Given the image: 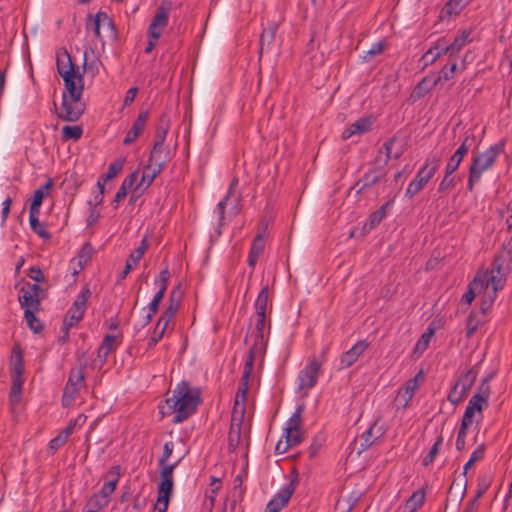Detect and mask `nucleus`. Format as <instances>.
<instances>
[{"instance_id":"35","label":"nucleus","mask_w":512,"mask_h":512,"mask_svg":"<svg viewBox=\"0 0 512 512\" xmlns=\"http://www.w3.org/2000/svg\"><path fill=\"white\" fill-rule=\"evenodd\" d=\"M483 291L482 284L479 276H475L474 279L469 283L467 291L463 294L461 301L465 304L470 305L474 300L477 293Z\"/></svg>"},{"instance_id":"27","label":"nucleus","mask_w":512,"mask_h":512,"mask_svg":"<svg viewBox=\"0 0 512 512\" xmlns=\"http://www.w3.org/2000/svg\"><path fill=\"white\" fill-rule=\"evenodd\" d=\"M147 118H148L147 112H141L139 114L138 118L132 125L131 129L128 131L126 137L124 138L123 143L125 145L132 144L141 135V133L143 132L144 127L146 125Z\"/></svg>"},{"instance_id":"51","label":"nucleus","mask_w":512,"mask_h":512,"mask_svg":"<svg viewBox=\"0 0 512 512\" xmlns=\"http://www.w3.org/2000/svg\"><path fill=\"white\" fill-rule=\"evenodd\" d=\"M237 413V409L234 408L233 409V414H232V423H231V426H230V431H229V448L231 450H234L238 443H239V439H240V424H237V427L235 429V426H234V415Z\"/></svg>"},{"instance_id":"61","label":"nucleus","mask_w":512,"mask_h":512,"mask_svg":"<svg viewBox=\"0 0 512 512\" xmlns=\"http://www.w3.org/2000/svg\"><path fill=\"white\" fill-rule=\"evenodd\" d=\"M285 440L291 447L300 444L303 441L301 429H297L296 431L291 432L285 431Z\"/></svg>"},{"instance_id":"9","label":"nucleus","mask_w":512,"mask_h":512,"mask_svg":"<svg viewBox=\"0 0 512 512\" xmlns=\"http://www.w3.org/2000/svg\"><path fill=\"white\" fill-rule=\"evenodd\" d=\"M41 292H43V290L37 284H25L21 287L19 292L20 305L25 310L39 309Z\"/></svg>"},{"instance_id":"30","label":"nucleus","mask_w":512,"mask_h":512,"mask_svg":"<svg viewBox=\"0 0 512 512\" xmlns=\"http://www.w3.org/2000/svg\"><path fill=\"white\" fill-rule=\"evenodd\" d=\"M477 375H478V371H477L476 367H472L458 378L455 385L458 388H460V390L462 392H464L466 395H468L469 390L475 383Z\"/></svg>"},{"instance_id":"16","label":"nucleus","mask_w":512,"mask_h":512,"mask_svg":"<svg viewBox=\"0 0 512 512\" xmlns=\"http://www.w3.org/2000/svg\"><path fill=\"white\" fill-rule=\"evenodd\" d=\"M253 368V355L250 354L249 359L246 361L244 366V371L241 377V382L238 386L235 400V407L239 405V397L242 399V406L240 410V415H243V411L245 408L246 394L248 390V381Z\"/></svg>"},{"instance_id":"14","label":"nucleus","mask_w":512,"mask_h":512,"mask_svg":"<svg viewBox=\"0 0 512 512\" xmlns=\"http://www.w3.org/2000/svg\"><path fill=\"white\" fill-rule=\"evenodd\" d=\"M423 378V371L420 370L413 378L409 379L403 387L398 391L396 401H398L403 408L407 407L408 403L414 396L415 391L418 389V380Z\"/></svg>"},{"instance_id":"46","label":"nucleus","mask_w":512,"mask_h":512,"mask_svg":"<svg viewBox=\"0 0 512 512\" xmlns=\"http://www.w3.org/2000/svg\"><path fill=\"white\" fill-rule=\"evenodd\" d=\"M40 212H30L29 222L31 229L42 238H48L49 233L45 229L44 225L40 223L38 217Z\"/></svg>"},{"instance_id":"55","label":"nucleus","mask_w":512,"mask_h":512,"mask_svg":"<svg viewBox=\"0 0 512 512\" xmlns=\"http://www.w3.org/2000/svg\"><path fill=\"white\" fill-rule=\"evenodd\" d=\"M442 443H443V437H442V435H439L437 437L435 443L431 447L430 451L428 452V454L423 458L422 464L424 466H428L434 461L435 457L439 453V448L442 445Z\"/></svg>"},{"instance_id":"47","label":"nucleus","mask_w":512,"mask_h":512,"mask_svg":"<svg viewBox=\"0 0 512 512\" xmlns=\"http://www.w3.org/2000/svg\"><path fill=\"white\" fill-rule=\"evenodd\" d=\"M222 481L220 478H212L211 490L206 493L205 506L212 509L217 492L221 489Z\"/></svg>"},{"instance_id":"28","label":"nucleus","mask_w":512,"mask_h":512,"mask_svg":"<svg viewBox=\"0 0 512 512\" xmlns=\"http://www.w3.org/2000/svg\"><path fill=\"white\" fill-rule=\"evenodd\" d=\"M470 34V30H463L460 35L454 38L451 44L444 48L445 55L453 57L456 53H458L465 45L470 42Z\"/></svg>"},{"instance_id":"10","label":"nucleus","mask_w":512,"mask_h":512,"mask_svg":"<svg viewBox=\"0 0 512 512\" xmlns=\"http://www.w3.org/2000/svg\"><path fill=\"white\" fill-rule=\"evenodd\" d=\"M102 479L104 480L103 486L94 494L105 501L106 504H109L110 496L114 493L120 479V467H111Z\"/></svg>"},{"instance_id":"23","label":"nucleus","mask_w":512,"mask_h":512,"mask_svg":"<svg viewBox=\"0 0 512 512\" xmlns=\"http://www.w3.org/2000/svg\"><path fill=\"white\" fill-rule=\"evenodd\" d=\"M91 28L93 29L95 36L99 39L102 38V28L110 34L114 33V24L112 19L106 13L103 12H99L96 14L94 20L91 23Z\"/></svg>"},{"instance_id":"44","label":"nucleus","mask_w":512,"mask_h":512,"mask_svg":"<svg viewBox=\"0 0 512 512\" xmlns=\"http://www.w3.org/2000/svg\"><path fill=\"white\" fill-rule=\"evenodd\" d=\"M169 301H170L169 306L167 307V309L164 312L174 316L176 314V312L178 311V309L180 307V303H181L180 285H178L171 291Z\"/></svg>"},{"instance_id":"2","label":"nucleus","mask_w":512,"mask_h":512,"mask_svg":"<svg viewBox=\"0 0 512 512\" xmlns=\"http://www.w3.org/2000/svg\"><path fill=\"white\" fill-rule=\"evenodd\" d=\"M174 449V444L171 441H168L164 444L163 454L159 459V466L161 467L160 471V481L158 483L157 491L158 496L155 503V509L158 512H166L169 504L170 496L173 491V472L177 464V462L170 464L168 463L169 457L172 455Z\"/></svg>"},{"instance_id":"22","label":"nucleus","mask_w":512,"mask_h":512,"mask_svg":"<svg viewBox=\"0 0 512 512\" xmlns=\"http://www.w3.org/2000/svg\"><path fill=\"white\" fill-rule=\"evenodd\" d=\"M238 179L233 178L226 193V208L229 206V213L236 216L241 209V193L236 191Z\"/></svg>"},{"instance_id":"52","label":"nucleus","mask_w":512,"mask_h":512,"mask_svg":"<svg viewBox=\"0 0 512 512\" xmlns=\"http://www.w3.org/2000/svg\"><path fill=\"white\" fill-rule=\"evenodd\" d=\"M169 159V151L166 149L164 144H161V147L159 150L155 153V145L153 146V149L150 154L149 162H152L154 164H159V161L163 160V166Z\"/></svg>"},{"instance_id":"18","label":"nucleus","mask_w":512,"mask_h":512,"mask_svg":"<svg viewBox=\"0 0 512 512\" xmlns=\"http://www.w3.org/2000/svg\"><path fill=\"white\" fill-rule=\"evenodd\" d=\"M442 76L427 75L421 79L420 82L414 87L410 97L411 99L418 100L427 95L440 81Z\"/></svg>"},{"instance_id":"20","label":"nucleus","mask_w":512,"mask_h":512,"mask_svg":"<svg viewBox=\"0 0 512 512\" xmlns=\"http://www.w3.org/2000/svg\"><path fill=\"white\" fill-rule=\"evenodd\" d=\"M373 117H361L349 125L342 133V139L347 140L353 135H361L371 130Z\"/></svg>"},{"instance_id":"13","label":"nucleus","mask_w":512,"mask_h":512,"mask_svg":"<svg viewBox=\"0 0 512 512\" xmlns=\"http://www.w3.org/2000/svg\"><path fill=\"white\" fill-rule=\"evenodd\" d=\"M385 175H386V173L382 169V167H377V168L371 169L368 172H366L355 183V185L352 187V189L358 187L356 193L361 194L366 189H368V188L374 186L375 184H377L378 182H380L385 177Z\"/></svg>"},{"instance_id":"49","label":"nucleus","mask_w":512,"mask_h":512,"mask_svg":"<svg viewBox=\"0 0 512 512\" xmlns=\"http://www.w3.org/2000/svg\"><path fill=\"white\" fill-rule=\"evenodd\" d=\"M84 369H85L84 365H81L78 368L72 369L67 383L74 384V386L81 388L85 381Z\"/></svg>"},{"instance_id":"34","label":"nucleus","mask_w":512,"mask_h":512,"mask_svg":"<svg viewBox=\"0 0 512 512\" xmlns=\"http://www.w3.org/2000/svg\"><path fill=\"white\" fill-rule=\"evenodd\" d=\"M392 204V201H387L380 208L372 212L364 227L368 226L369 230L376 228L387 215V208Z\"/></svg>"},{"instance_id":"39","label":"nucleus","mask_w":512,"mask_h":512,"mask_svg":"<svg viewBox=\"0 0 512 512\" xmlns=\"http://www.w3.org/2000/svg\"><path fill=\"white\" fill-rule=\"evenodd\" d=\"M136 180H137V172L131 173L128 177H126L123 180L120 188L118 189V191L115 195V198H114L115 203L121 202L127 196L128 190L133 186V184Z\"/></svg>"},{"instance_id":"3","label":"nucleus","mask_w":512,"mask_h":512,"mask_svg":"<svg viewBox=\"0 0 512 512\" xmlns=\"http://www.w3.org/2000/svg\"><path fill=\"white\" fill-rule=\"evenodd\" d=\"M505 144L506 140L501 139L484 152L473 155L467 181V189L470 192L474 190V186L481 179L482 174L495 165L498 156L504 152Z\"/></svg>"},{"instance_id":"53","label":"nucleus","mask_w":512,"mask_h":512,"mask_svg":"<svg viewBox=\"0 0 512 512\" xmlns=\"http://www.w3.org/2000/svg\"><path fill=\"white\" fill-rule=\"evenodd\" d=\"M124 163V158L117 159L116 161L111 163L108 167L106 174L103 176V181H108L115 178L118 175V173H120L123 169Z\"/></svg>"},{"instance_id":"40","label":"nucleus","mask_w":512,"mask_h":512,"mask_svg":"<svg viewBox=\"0 0 512 512\" xmlns=\"http://www.w3.org/2000/svg\"><path fill=\"white\" fill-rule=\"evenodd\" d=\"M118 346V340L116 336L113 335H107L105 336L101 346L98 349V357L104 358L109 355L110 352L115 350Z\"/></svg>"},{"instance_id":"19","label":"nucleus","mask_w":512,"mask_h":512,"mask_svg":"<svg viewBox=\"0 0 512 512\" xmlns=\"http://www.w3.org/2000/svg\"><path fill=\"white\" fill-rule=\"evenodd\" d=\"M168 24V14L164 8H159L148 28V37L158 40Z\"/></svg>"},{"instance_id":"58","label":"nucleus","mask_w":512,"mask_h":512,"mask_svg":"<svg viewBox=\"0 0 512 512\" xmlns=\"http://www.w3.org/2000/svg\"><path fill=\"white\" fill-rule=\"evenodd\" d=\"M83 130L80 126H64L62 128V138L64 140H78L82 136Z\"/></svg>"},{"instance_id":"8","label":"nucleus","mask_w":512,"mask_h":512,"mask_svg":"<svg viewBox=\"0 0 512 512\" xmlns=\"http://www.w3.org/2000/svg\"><path fill=\"white\" fill-rule=\"evenodd\" d=\"M81 97L82 96H66V93H63V112H61L59 116L66 121L78 120L85 109V105L81 101Z\"/></svg>"},{"instance_id":"7","label":"nucleus","mask_w":512,"mask_h":512,"mask_svg":"<svg viewBox=\"0 0 512 512\" xmlns=\"http://www.w3.org/2000/svg\"><path fill=\"white\" fill-rule=\"evenodd\" d=\"M476 276L480 277L482 289L490 298V302H494L496 293L498 290L503 288L507 276L497 274L491 270L479 273Z\"/></svg>"},{"instance_id":"50","label":"nucleus","mask_w":512,"mask_h":512,"mask_svg":"<svg viewBox=\"0 0 512 512\" xmlns=\"http://www.w3.org/2000/svg\"><path fill=\"white\" fill-rule=\"evenodd\" d=\"M492 483V476L490 474H483L478 477L477 491L474 497L480 499L489 489Z\"/></svg>"},{"instance_id":"42","label":"nucleus","mask_w":512,"mask_h":512,"mask_svg":"<svg viewBox=\"0 0 512 512\" xmlns=\"http://www.w3.org/2000/svg\"><path fill=\"white\" fill-rule=\"evenodd\" d=\"M448 46L446 41L442 38L437 41L434 47L430 48L423 56L422 59H428L429 55H432V59L427 60L426 64H432L442 56L444 53V48Z\"/></svg>"},{"instance_id":"37","label":"nucleus","mask_w":512,"mask_h":512,"mask_svg":"<svg viewBox=\"0 0 512 512\" xmlns=\"http://www.w3.org/2000/svg\"><path fill=\"white\" fill-rule=\"evenodd\" d=\"M169 130V120L166 116H162L155 134V152L159 150L161 144H164L166 135Z\"/></svg>"},{"instance_id":"24","label":"nucleus","mask_w":512,"mask_h":512,"mask_svg":"<svg viewBox=\"0 0 512 512\" xmlns=\"http://www.w3.org/2000/svg\"><path fill=\"white\" fill-rule=\"evenodd\" d=\"M148 241L146 238H144L141 241V244L138 248H136L129 256L128 260L126 261V265L122 273L120 274V278L124 279L126 276L130 273V271L136 267L142 256L144 255L145 251L148 249Z\"/></svg>"},{"instance_id":"43","label":"nucleus","mask_w":512,"mask_h":512,"mask_svg":"<svg viewBox=\"0 0 512 512\" xmlns=\"http://www.w3.org/2000/svg\"><path fill=\"white\" fill-rule=\"evenodd\" d=\"M428 184L422 177L416 174L415 178L409 183L405 197L408 199L413 198L416 194H418L426 185Z\"/></svg>"},{"instance_id":"41","label":"nucleus","mask_w":512,"mask_h":512,"mask_svg":"<svg viewBox=\"0 0 512 512\" xmlns=\"http://www.w3.org/2000/svg\"><path fill=\"white\" fill-rule=\"evenodd\" d=\"M268 298H269V288H268V285L266 284L265 286L262 287V289L260 290V292L255 300L254 307H255L256 314H265L266 315Z\"/></svg>"},{"instance_id":"45","label":"nucleus","mask_w":512,"mask_h":512,"mask_svg":"<svg viewBox=\"0 0 512 512\" xmlns=\"http://www.w3.org/2000/svg\"><path fill=\"white\" fill-rule=\"evenodd\" d=\"M304 412V405H299L295 412L291 415L287 422V426L285 431H296L297 429H301L302 423V414Z\"/></svg>"},{"instance_id":"26","label":"nucleus","mask_w":512,"mask_h":512,"mask_svg":"<svg viewBox=\"0 0 512 512\" xmlns=\"http://www.w3.org/2000/svg\"><path fill=\"white\" fill-rule=\"evenodd\" d=\"M57 70L62 79L72 77V75L78 73L75 70L71 57L67 51L57 55Z\"/></svg>"},{"instance_id":"62","label":"nucleus","mask_w":512,"mask_h":512,"mask_svg":"<svg viewBox=\"0 0 512 512\" xmlns=\"http://www.w3.org/2000/svg\"><path fill=\"white\" fill-rule=\"evenodd\" d=\"M384 50V42L379 41L377 43H374L371 48L366 52V54L363 56L364 61H371L372 58L375 56L381 54Z\"/></svg>"},{"instance_id":"32","label":"nucleus","mask_w":512,"mask_h":512,"mask_svg":"<svg viewBox=\"0 0 512 512\" xmlns=\"http://www.w3.org/2000/svg\"><path fill=\"white\" fill-rule=\"evenodd\" d=\"M277 29L278 26L275 23H271L267 28L263 29L259 39L260 55L263 53L265 48H269L270 45L274 42Z\"/></svg>"},{"instance_id":"56","label":"nucleus","mask_w":512,"mask_h":512,"mask_svg":"<svg viewBox=\"0 0 512 512\" xmlns=\"http://www.w3.org/2000/svg\"><path fill=\"white\" fill-rule=\"evenodd\" d=\"M38 309H29L25 310V320L31 330L34 332H39L42 330L41 322L36 318L35 312Z\"/></svg>"},{"instance_id":"48","label":"nucleus","mask_w":512,"mask_h":512,"mask_svg":"<svg viewBox=\"0 0 512 512\" xmlns=\"http://www.w3.org/2000/svg\"><path fill=\"white\" fill-rule=\"evenodd\" d=\"M473 141H474V136L472 134L466 135L464 137L461 145L456 149V151L453 153L452 156L462 162L463 158L468 153L469 148L471 147Z\"/></svg>"},{"instance_id":"17","label":"nucleus","mask_w":512,"mask_h":512,"mask_svg":"<svg viewBox=\"0 0 512 512\" xmlns=\"http://www.w3.org/2000/svg\"><path fill=\"white\" fill-rule=\"evenodd\" d=\"M441 164V154L430 153L423 166L417 172V175L422 177L425 181H429L434 177Z\"/></svg>"},{"instance_id":"60","label":"nucleus","mask_w":512,"mask_h":512,"mask_svg":"<svg viewBox=\"0 0 512 512\" xmlns=\"http://www.w3.org/2000/svg\"><path fill=\"white\" fill-rule=\"evenodd\" d=\"M454 177L450 173H444L443 179L440 181L438 186V192L439 193H446L450 191L452 188H454Z\"/></svg>"},{"instance_id":"25","label":"nucleus","mask_w":512,"mask_h":512,"mask_svg":"<svg viewBox=\"0 0 512 512\" xmlns=\"http://www.w3.org/2000/svg\"><path fill=\"white\" fill-rule=\"evenodd\" d=\"M66 96H82L84 89L83 76L79 72L72 77L63 78Z\"/></svg>"},{"instance_id":"57","label":"nucleus","mask_w":512,"mask_h":512,"mask_svg":"<svg viewBox=\"0 0 512 512\" xmlns=\"http://www.w3.org/2000/svg\"><path fill=\"white\" fill-rule=\"evenodd\" d=\"M485 448L483 445L478 446L471 454L468 462L464 465L463 475L466 476L468 469L477 461L483 459Z\"/></svg>"},{"instance_id":"63","label":"nucleus","mask_w":512,"mask_h":512,"mask_svg":"<svg viewBox=\"0 0 512 512\" xmlns=\"http://www.w3.org/2000/svg\"><path fill=\"white\" fill-rule=\"evenodd\" d=\"M467 397V395L462 392L460 390V388H458L455 384L453 386V388L451 389V391L449 392L448 394V397L447 399L452 403V404H458L460 403L461 401H463L465 398Z\"/></svg>"},{"instance_id":"29","label":"nucleus","mask_w":512,"mask_h":512,"mask_svg":"<svg viewBox=\"0 0 512 512\" xmlns=\"http://www.w3.org/2000/svg\"><path fill=\"white\" fill-rule=\"evenodd\" d=\"M163 169V160L159 161V164H154L152 162H149L142 174L141 182L139 184V187L147 188L151 185L155 177L162 171Z\"/></svg>"},{"instance_id":"11","label":"nucleus","mask_w":512,"mask_h":512,"mask_svg":"<svg viewBox=\"0 0 512 512\" xmlns=\"http://www.w3.org/2000/svg\"><path fill=\"white\" fill-rule=\"evenodd\" d=\"M321 365L318 360L313 359L299 373V389H311L318 380Z\"/></svg>"},{"instance_id":"59","label":"nucleus","mask_w":512,"mask_h":512,"mask_svg":"<svg viewBox=\"0 0 512 512\" xmlns=\"http://www.w3.org/2000/svg\"><path fill=\"white\" fill-rule=\"evenodd\" d=\"M107 505L108 504H106L105 501L101 500L98 496L93 494L87 501L85 508L91 510L92 512H99Z\"/></svg>"},{"instance_id":"21","label":"nucleus","mask_w":512,"mask_h":512,"mask_svg":"<svg viewBox=\"0 0 512 512\" xmlns=\"http://www.w3.org/2000/svg\"><path fill=\"white\" fill-rule=\"evenodd\" d=\"M512 261L511 250L502 249L494 258L491 264V271L497 274L507 276L510 272V263Z\"/></svg>"},{"instance_id":"36","label":"nucleus","mask_w":512,"mask_h":512,"mask_svg":"<svg viewBox=\"0 0 512 512\" xmlns=\"http://www.w3.org/2000/svg\"><path fill=\"white\" fill-rule=\"evenodd\" d=\"M74 430V424H68V426L62 430L55 438H53L49 442V449L54 453L56 450H58L62 445H64L69 436L72 434Z\"/></svg>"},{"instance_id":"1","label":"nucleus","mask_w":512,"mask_h":512,"mask_svg":"<svg viewBox=\"0 0 512 512\" xmlns=\"http://www.w3.org/2000/svg\"><path fill=\"white\" fill-rule=\"evenodd\" d=\"M166 403L175 413L174 423H181L196 411L200 404V391L190 388L187 382H181Z\"/></svg>"},{"instance_id":"4","label":"nucleus","mask_w":512,"mask_h":512,"mask_svg":"<svg viewBox=\"0 0 512 512\" xmlns=\"http://www.w3.org/2000/svg\"><path fill=\"white\" fill-rule=\"evenodd\" d=\"M23 356L19 347H14L10 360L11 390L10 403L15 406L20 403L23 385Z\"/></svg>"},{"instance_id":"6","label":"nucleus","mask_w":512,"mask_h":512,"mask_svg":"<svg viewBox=\"0 0 512 512\" xmlns=\"http://www.w3.org/2000/svg\"><path fill=\"white\" fill-rule=\"evenodd\" d=\"M90 295L91 292L89 288H84L68 310L63 322L66 335L68 334V330L77 325L83 318Z\"/></svg>"},{"instance_id":"38","label":"nucleus","mask_w":512,"mask_h":512,"mask_svg":"<svg viewBox=\"0 0 512 512\" xmlns=\"http://www.w3.org/2000/svg\"><path fill=\"white\" fill-rule=\"evenodd\" d=\"M467 0H449L441 10L442 17L458 15L466 5Z\"/></svg>"},{"instance_id":"15","label":"nucleus","mask_w":512,"mask_h":512,"mask_svg":"<svg viewBox=\"0 0 512 512\" xmlns=\"http://www.w3.org/2000/svg\"><path fill=\"white\" fill-rule=\"evenodd\" d=\"M368 347L369 343L366 340L357 341L348 351L342 354L340 368L345 369L352 366Z\"/></svg>"},{"instance_id":"33","label":"nucleus","mask_w":512,"mask_h":512,"mask_svg":"<svg viewBox=\"0 0 512 512\" xmlns=\"http://www.w3.org/2000/svg\"><path fill=\"white\" fill-rule=\"evenodd\" d=\"M425 501V491L420 489L415 491L405 502L403 512L417 511Z\"/></svg>"},{"instance_id":"31","label":"nucleus","mask_w":512,"mask_h":512,"mask_svg":"<svg viewBox=\"0 0 512 512\" xmlns=\"http://www.w3.org/2000/svg\"><path fill=\"white\" fill-rule=\"evenodd\" d=\"M53 186V181L49 179L45 185L35 190L33 199L30 205V212H40V206L43 199L49 194Z\"/></svg>"},{"instance_id":"64","label":"nucleus","mask_w":512,"mask_h":512,"mask_svg":"<svg viewBox=\"0 0 512 512\" xmlns=\"http://www.w3.org/2000/svg\"><path fill=\"white\" fill-rule=\"evenodd\" d=\"M468 406H472L473 409H476L477 412L481 413L484 406H488V401H486L485 398H482V396L475 394L470 398Z\"/></svg>"},{"instance_id":"5","label":"nucleus","mask_w":512,"mask_h":512,"mask_svg":"<svg viewBox=\"0 0 512 512\" xmlns=\"http://www.w3.org/2000/svg\"><path fill=\"white\" fill-rule=\"evenodd\" d=\"M290 476V482L267 503L265 512H279L287 505L299 482L296 468H293Z\"/></svg>"},{"instance_id":"12","label":"nucleus","mask_w":512,"mask_h":512,"mask_svg":"<svg viewBox=\"0 0 512 512\" xmlns=\"http://www.w3.org/2000/svg\"><path fill=\"white\" fill-rule=\"evenodd\" d=\"M386 432L384 425L380 418H377L373 424L364 431L360 436V450L359 453L369 449L378 439H380Z\"/></svg>"},{"instance_id":"54","label":"nucleus","mask_w":512,"mask_h":512,"mask_svg":"<svg viewBox=\"0 0 512 512\" xmlns=\"http://www.w3.org/2000/svg\"><path fill=\"white\" fill-rule=\"evenodd\" d=\"M80 388L74 384L67 383L64 389L62 403L64 406H69L76 398Z\"/></svg>"}]
</instances>
